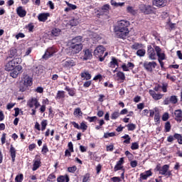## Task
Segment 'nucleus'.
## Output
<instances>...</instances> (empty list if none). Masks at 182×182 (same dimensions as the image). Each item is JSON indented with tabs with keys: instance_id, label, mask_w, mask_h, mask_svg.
I'll return each mask as SVG.
<instances>
[{
	"instance_id": "45",
	"label": "nucleus",
	"mask_w": 182,
	"mask_h": 182,
	"mask_svg": "<svg viewBox=\"0 0 182 182\" xmlns=\"http://www.w3.org/2000/svg\"><path fill=\"white\" fill-rule=\"evenodd\" d=\"M132 150H137L139 149V143L133 142L131 146Z\"/></svg>"
},
{
	"instance_id": "9",
	"label": "nucleus",
	"mask_w": 182,
	"mask_h": 182,
	"mask_svg": "<svg viewBox=\"0 0 182 182\" xmlns=\"http://www.w3.org/2000/svg\"><path fill=\"white\" fill-rule=\"evenodd\" d=\"M147 49V55L149 59H150V60H156V59H157V54H156L154 48H153L151 46H148Z\"/></svg>"
},
{
	"instance_id": "53",
	"label": "nucleus",
	"mask_w": 182,
	"mask_h": 182,
	"mask_svg": "<svg viewBox=\"0 0 182 182\" xmlns=\"http://www.w3.org/2000/svg\"><path fill=\"white\" fill-rule=\"evenodd\" d=\"M49 151V149H48V146L43 145V149H42V153L43 154H46Z\"/></svg>"
},
{
	"instance_id": "19",
	"label": "nucleus",
	"mask_w": 182,
	"mask_h": 182,
	"mask_svg": "<svg viewBox=\"0 0 182 182\" xmlns=\"http://www.w3.org/2000/svg\"><path fill=\"white\" fill-rule=\"evenodd\" d=\"M16 13L20 18H25V16H26V11L23 9V7L22 6H18L16 9Z\"/></svg>"
},
{
	"instance_id": "6",
	"label": "nucleus",
	"mask_w": 182,
	"mask_h": 182,
	"mask_svg": "<svg viewBox=\"0 0 182 182\" xmlns=\"http://www.w3.org/2000/svg\"><path fill=\"white\" fill-rule=\"evenodd\" d=\"M105 50H106V49L103 46H97L94 50V56L99 58L100 62H103L105 60V57L102 58V56H103V53H105Z\"/></svg>"
},
{
	"instance_id": "56",
	"label": "nucleus",
	"mask_w": 182,
	"mask_h": 182,
	"mask_svg": "<svg viewBox=\"0 0 182 182\" xmlns=\"http://www.w3.org/2000/svg\"><path fill=\"white\" fill-rule=\"evenodd\" d=\"M68 170L69 173H75V171L77 170V168H76V166H72V167H69L68 168Z\"/></svg>"
},
{
	"instance_id": "26",
	"label": "nucleus",
	"mask_w": 182,
	"mask_h": 182,
	"mask_svg": "<svg viewBox=\"0 0 182 182\" xmlns=\"http://www.w3.org/2000/svg\"><path fill=\"white\" fill-rule=\"evenodd\" d=\"M41 167V159H35L33 164V171H36V169Z\"/></svg>"
},
{
	"instance_id": "51",
	"label": "nucleus",
	"mask_w": 182,
	"mask_h": 182,
	"mask_svg": "<svg viewBox=\"0 0 182 182\" xmlns=\"http://www.w3.org/2000/svg\"><path fill=\"white\" fill-rule=\"evenodd\" d=\"M143 47V45L141 44H139V43H134L133 46H132V49H140V48H142Z\"/></svg>"
},
{
	"instance_id": "37",
	"label": "nucleus",
	"mask_w": 182,
	"mask_h": 182,
	"mask_svg": "<svg viewBox=\"0 0 182 182\" xmlns=\"http://www.w3.org/2000/svg\"><path fill=\"white\" fill-rule=\"evenodd\" d=\"M90 181V174L86 173L82 176V182H89Z\"/></svg>"
},
{
	"instance_id": "17",
	"label": "nucleus",
	"mask_w": 182,
	"mask_h": 182,
	"mask_svg": "<svg viewBox=\"0 0 182 182\" xmlns=\"http://www.w3.org/2000/svg\"><path fill=\"white\" fill-rule=\"evenodd\" d=\"M82 55L81 57V59H82V60H89V59H92V51L89 50H84L82 51Z\"/></svg>"
},
{
	"instance_id": "24",
	"label": "nucleus",
	"mask_w": 182,
	"mask_h": 182,
	"mask_svg": "<svg viewBox=\"0 0 182 182\" xmlns=\"http://www.w3.org/2000/svg\"><path fill=\"white\" fill-rule=\"evenodd\" d=\"M109 66L112 68H116V66L119 68V63H117V59H116L114 57H112L111 61L109 63Z\"/></svg>"
},
{
	"instance_id": "22",
	"label": "nucleus",
	"mask_w": 182,
	"mask_h": 182,
	"mask_svg": "<svg viewBox=\"0 0 182 182\" xmlns=\"http://www.w3.org/2000/svg\"><path fill=\"white\" fill-rule=\"evenodd\" d=\"M174 115H175V120H176V122H181L182 119V110L181 109L175 110Z\"/></svg>"
},
{
	"instance_id": "31",
	"label": "nucleus",
	"mask_w": 182,
	"mask_h": 182,
	"mask_svg": "<svg viewBox=\"0 0 182 182\" xmlns=\"http://www.w3.org/2000/svg\"><path fill=\"white\" fill-rule=\"evenodd\" d=\"M149 117H154V113H159V109L157 107H154L153 109H150L149 111Z\"/></svg>"
},
{
	"instance_id": "59",
	"label": "nucleus",
	"mask_w": 182,
	"mask_h": 182,
	"mask_svg": "<svg viewBox=\"0 0 182 182\" xmlns=\"http://www.w3.org/2000/svg\"><path fill=\"white\" fill-rule=\"evenodd\" d=\"M130 166L132 167V168H134L135 167H137V161H132L130 162Z\"/></svg>"
},
{
	"instance_id": "35",
	"label": "nucleus",
	"mask_w": 182,
	"mask_h": 182,
	"mask_svg": "<svg viewBox=\"0 0 182 182\" xmlns=\"http://www.w3.org/2000/svg\"><path fill=\"white\" fill-rule=\"evenodd\" d=\"M41 130L42 132H44V130L46 129V126H48V120L44 119L41 122Z\"/></svg>"
},
{
	"instance_id": "33",
	"label": "nucleus",
	"mask_w": 182,
	"mask_h": 182,
	"mask_svg": "<svg viewBox=\"0 0 182 182\" xmlns=\"http://www.w3.org/2000/svg\"><path fill=\"white\" fill-rule=\"evenodd\" d=\"M137 56H139L140 58H143L144 55H146V50L144 49H139L136 51Z\"/></svg>"
},
{
	"instance_id": "15",
	"label": "nucleus",
	"mask_w": 182,
	"mask_h": 182,
	"mask_svg": "<svg viewBox=\"0 0 182 182\" xmlns=\"http://www.w3.org/2000/svg\"><path fill=\"white\" fill-rule=\"evenodd\" d=\"M76 65V62L72 59H67L62 61V66L63 68H72V66H75Z\"/></svg>"
},
{
	"instance_id": "55",
	"label": "nucleus",
	"mask_w": 182,
	"mask_h": 182,
	"mask_svg": "<svg viewBox=\"0 0 182 182\" xmlns=\"http://www.w3.org/2000/svg\"><path fill=\"white\" fill-rule=\"evenodd\" d=\"M80 129H81V130H87V125H86L84 122H82L80 124Z\"/></svg>"
},
{
	"instance_id": "52",
	"label": "nucleus",
	"mask_w": 182,
	"mask_h": 182,
	"mask_svg": "<svg viewBox=\"0 0 182 182\" xmlns=\"http://www.w3.org/2000/svg\"><path fill=\"white\" fill-rule=\"evenodd\" d=\"M162 120L164 122H167L168 120V113L166 112L162 116Z\"/></svg>"
},
{
	"instance_id": "21",
	"label": "nucleus",
	"mask_w": 182,
	"mask_h": 182,
	"mask_svg": "<svg viewBox=\"0 0 182 182\" xmlns=\"http://www.w3.org/2000/svg\"><path fill=\"white\" fill-rule=\"evenodd\" d=\"M50 16V14H49V13H42L38 15V21H40V22H45Z\"/></svg>"
},
{
	"instance_id": "43",
	"label": "nucleus",
	"mask_w": 182,
	"mask_h": 182,
	"mask_svg": "<svg viewBox=\"0 0 182 182\" xmlns=\"http://www.w3.org/2000/svg\"><path fill=\"white\" fill-rule=\"evenodd\" d=\"M82 110H80V108H76L74 111V115L77 117V116H82Z\"/></svg>"
},
{
	"instance_id": "4",
	"label": "nucleus",
	"mask_w": 182,
	"mask_h": 182,
	"mask_svg": "<svg viewBox=\"0 0 182 182\" xmlns=\"http://www.w3.org/2000/svg\"><path fill=\"white\" fill-rule=\"evenodd\" d=\"M22 62V60L19 58H14L10 61L8 62V63L6 65V70L9 72L10 70H14L17 65H19Z\"/></svg>"
},
{
	"instance_id": "2",
	"label": "nucleus",
	"mask_w": 182,
	"mask_h": 182,
	"mask_svg": "<svg viewBox=\"0 0 182 182\" xmlns=\"http://www.w3.org/2000/svg\"><path fill=\"white\" fill-rule=\"evenodd\" d=\"M82 42V37L77 36L73 39L72 45L69 48L70 50H71L73 55H76V53H79L80 50H82V46L80 43Z\"/></svg>"
},
{
	"instance_id": "16",
	"label": "nucleus",
	"mask_w": 182,
	"mask_h": 182,
	"mask_svg": "<svg viewBox=\"0 0 182 182\" xmlns=\"http://www.w3.org/2000/svg\"><path fill=\"white\" fill-rule=\"evenodd\" d=\"M28 106L29 107H33V106H35L36 109H38V107L41 106V104H39V102H38V99L31 98L28 101Z\"/></svg>"
},
{
	"instance_id": "40",
	"label": "nucleus",
	"mask_w": 182,
	"mask_h": 182,
	"mask_svg": "<svg viewBox=\"0 0 182 182\" xmlns=\"http://www.w3.org/2000/svg\"><path fill=\"white\" fill-rule=\"evenodd\" d=\"M114 136H116L114 132H107L104 134L105 139H108V137H114Z\"/></svg>"
},
{
	"instance_id": "20",
	"label": "nucleus",
	"mask_w": 182,
	"mask_h": 182,
	"mask_svg": "<svg viewBox=\"0 0 182 182\" xmlns=\"http://www.w3.org/2000/svg\"><path fill=\"white\" fill-rule=\"evenodd\" d=\"M122 68L124 72H129V69H133L134 68V64H133V63H124L122 64Z\"/></svg>"
},
{
	"instance_id": "38",
	"label": "nucleus",
	"mask_w": 182,
	"mask_h": 182,
	"mask_svg": "<svg viewBox=\"0 0 182 182\" xmlns=\"http://www.w3.org/2000/svg\"><path fill=\"white\" fill-rule=\"evenodd\" d=\"M169 99H170L171 103H173V105H176V103L178 102V100L177 99V96L176 95H172Z\"/></svg>"
},
{
	"instance_id": "28",
	"label": "nucleus",
	"mask_w": 182,
	"mask_h": 182,
	"mask_svg": "<svg viewBox=\"0 0 182 182\" xmlns=\"http://www.w3.org/2000/svg\"><path fill=\"white\" fill-rule=\"evenodd\" d=\"M58 182H69V176L68 175L60 176L57 178Z\"/></svg>"
},
{
	"instance_id": "8",
	"label": "nucleus",
	"mask_w": 182,
	"mask_h": 182,
	"mask_svg": "<svg viewBox=\"0 0 182 182\" xmlns=\"http://www.w3.org/2000/svg\"><path fill=\"white\" fill-rule=\"evenodd\" d=\"M170 166L168 165H164L161 168H158L159 174L161 176H166V177H170L171 176V171L168 170Z\"/></svg>"
},
{
	"instance_id": "30",
	"label": "nucleus",
	"mask_w": 182,
	"mask_h": 182,
	"mask_svg": "<svg viewBox=\"0 0 182 182\" xmlns=\"http://www.w3.org/2000/svg\"><path fill=\"white\" fill-rule=\"evenodd\" d=\"M65 97V91H58L55 99L56 100H60V99H63Z\"/></svg>"
},
{
	"instance_id": "62",
	"label": "nucleus",
	"mask_w": 182,
	"mask_h": 182,
	"mask_svg": "<svg viewBox=\"0 0 182 182\" xmlns=\"http://www.w3.org/2000/svg\"><path fill=\"white\" fill-rule=\"evenodd\" d=\"M16 103L11 102V103H9L7 105V109L10 110V109H12V107H14L15 106Z\"/></svg>"
},
{
	"instance_id": "3",
	"label": "nucleus",
	"mask_w": 182,
	"mask_h": 182,
	"mask_svg": "<svg viewBox=\"0 0 182 182\" xmlns=\"http://www.w3.org/2000/svg\"><path fill=\"white\" fill-rule=\"evenodd\" d=\"M32 83H33L32 77H31L28 75H23L20 82V86H19L20 92H26V90H28V88L29 87V86H32Z\"/></svg>"
},
{
	"instance_id": "29",
	"label": "nucleus",
	"mask_w": 182,
	"mask_h": 182,
	"mask_svg": "<svg viewBox=\"0 0 182 182\" xmlns=\"http://www.w3.org/2000/svg\"><path fill=\"white\" fill-rule=\"evenodd\" d=\"M80 23L79 18H73L70 21V25L71 26H77Z\"/></svg>"
},
{
	"instance_id": "27",
	"label": "nucleus",
	"mask_w": 182,
	"mask_h": 182,
	"mask_svg": "<svg viewBox=\"0 0 182 182\" xmlns=\"http://www.w3.org/2000/svg\"><path fill=\"white\" fill-rule=\"evenodd\" d=\"M10 154L12 159L13 163L15 161V158L16 157V150L14 148V146L11 145Z\"/></svg>"
},
{
	"instance_id": "48",
	"label": "nucleus",
	"mask_w": 182,
	"mask_h": 182,
	"mask_svg": "<svg viewBox=\"0 0 182 182\" xmlns=\"http://www.w3.org/2000/svg\"><path fill=\"white\" fill-rule=\"evenodd\" d=\"M127 12H129V14H132V15H134V14H136L134 9H133V7L132 6H128L127 8Z\"/></svg>"
},
{
	"instance_id": "11",
	"label": "nucleus",
	"mask_w": 182,
	"mask_h": 182,
	"mask_svg": "<svg viewBox=\"0 0 182 182\" xmlns=\"http://www.w3.org/2000/svg\"><path fill=\"white\" fill-rule=\"evenodd\" d=\"M110 11V5L105 4L98 11L97 15L99 16H103V15H108Z\"/></svg>"
},
{
	"instance_id": "34",
	"label": "nucleus",
	"mask_w": 182,
	"mask_h": 182,
	"mask_svg": "<svg viewBox=\"0 0 182 182\" xmlns=\"http://www.w3.org/2000/svg\"><path fill=\"white\" fill-rule=\"evenodd\" d=\"M51 33L53 35V36H59L60 35V29L53 28L51 31Z\"/></svg>"
},
{
	"instance_id": "61",
	"label": "nucleus",
	"mask_w": 182,
	"mask_h": 182,
	"mask_svg": "<svg viewBox=\"0 0 182 182\" xmlns=\"http://www.w3.org/2000/svg\"><path fill=\"white\" fill-rule=\"evenodd\" d=\"M16 55V49H11L10 50V56L12 58L13 56Z\"/></svg>"
},
{
	"instance_id": "5",
	"label": "nucleus",
	"mask_w": 182,
	"mask_h": 182,
	"mask_svg": "<svg viewBox=\"0 0 182 182\" xmlns=\"http://www.w3.org/2000/svg\"><path fill=\"white\" fill-rule=\"evenodd\" d=\"M139 9L141 11V12H143V14H145L146 15L156 14V8L150 5L141 4L139 6Z\"/></svg>"
},
{
	"instance_id": "10",
	"label": "nucleus",
	"mask_w": 182,
	"mask_h": 182,
	"mask_svg": "<svg viewBox=\"0 0 182 182\" xmlns=\"http://www.w3.org/2000/svg\"><path fill=\"white\" fill-rule=\"evenodd\" d=\"M156 66H157V63L156 62H149L145 61L144 63V68L147 70L148 72H153V69H156Z\"/></svg>"
},
{
	"instance_id": "36",
	"label": "nucleus",
	"mask_w": 182,
	"mask_h": 182,
	"mask_svg": "<svg viewBox=\"0 0 182 182\" xmlns=\"http://www.w3.org/2000/svg\"><path fill=\"white\" fill-rule=\"evenodd\" d=\"M119 116H120V113H119V112L117 111H115L112 114L111 119H112V120H116V119H117Z\"/></svg>"
},
{
	"instance_id": "46",
	"label": "nucleus",
	"mask_w": 182,
	"mask_h": 182,
	"mask_svg": "<svg viewBox=\"0 0 182 182\" xmlns=\"http://www.w3.org/2000/svg\"><path fill=\"white\" fill-rule=\"evenodd\" d=\"M56 178V176H55V174L51 173L48 176L47 181H55V179Z\"/></svg>"
},
{
	"instance_id": "64",
	"label": "nucleus",
	"mask_w": 182,
	"mask_h": 182,
	"mask_svg": "<svg viewBox=\"0 0 182 182\" xmlns=\"http://www.w3.org/2000/svg\"><path fill=\"white\" fill-rule=\"evenodd\" d=\"M149 114V109H144L141 114V116H147Z\"/></svg>"
},
{
	"instance_id": "1",
	"label": "nucleus",
	"mask_w": 182,
	"mask_h": 182,
	"mask_svg": "<svg viewBox=\"0 0 182 182\" xmlns=\"http://www.w3.org/2000/svg\"><path fill=\"white\" fill-rule=\"evenodd\" d=\"M127 26H129V21L124 20L118 21L114 29L115 31L117 32V35L119 38L124 39V38L129 35V29L127 28Z\"/></svg>"
},
{
	"instance_id": "57",
	"label": "nucleus",
	"mask_w": 182,
	"mask_h": 182,
	"mask_svg": "<svg viewBox=\"0 0 182 182\" xmlns=\"http://www.w3.org/2000/svg\"><path fill=\"white\" fill-rule=\"evenodd\" d=\"M6 140V134L4 133L2 134V136H1V144H5Z\"/></svg>"
},
{
	"instance_id": "49",
	"label": "nucleus",
	"mask_w": 182,
	"mask_h": 182,
	"mask_svg": "<svg viewBox=\"0 0 182 182\" xmlns=\"http://www.w3.org/2000/svg\"><path fill=\"white\" fill-rule=\"evenodd\" d=\"M127 127H128V130L129 131H133L136 129V124H129L127 125Z\"/></svg>"
},
{
	"instance_id": "50",
	"label": "nucleus",
	"mask_w": 182,
	"mask_h": 182,
	"mask_svg": "<svg viewBox=\"0 0 182 182\" xmlns=\"http://www.w3.org/2000/svg\"><path fill=\"white\" fill-rule=\"evenodd\" d=\"M171 129V125L170 124V122H166L165 124V130L166 132H170Z\"/></svg>"
},
{
	"instance_id": "7",
	"label": "nucleus",
	"mask_w": 182,
	"mask_h": 182,
	"mask_svg": "<svg viewBox=\"0 0 182 182\" xmlns=\"http://www.w3.org/2000/svg\"><path fill=\"white\" fill-rule=\"evenodd\" d=\"M154 48L156 53L158 60H166V53H164V51L157 46H154Z\"/></svg>"
},
{
	"instance_id": "41",
	"label": "nucleus",
	"mask_w": 182,
	"mask_h": 182,
	"mask_svg": "<svg viewBox=\"0 0 182 182\" xmlns=\"http://www.w3.org/2000/svg\"><path fill=\"white\" fill-rule=\"evenodd\" d=\"M23 181V174L22 173L17 175L15 178V181L22 182Z\"/></svg>"
},
{
	"instance_id": "39",
	"label": "nucleus",
	"mask_w": 182,
	"mask_h": 182,
	"mask_svg": "<svg viewBox=\"0 0 182 182\" xmlns=\"http://www.w3.org/2000/svg\"><path fill=\"white\" fill-rule=\"evenodd\" d=\"M117 76L120 79V80H124V79H126V76H124V73L123 72H118L117 73Z\"/></svg>"
},
{
	"instance_id": "25",
	"label": "nucleus",
	"mask_w": 182,
	"mask_h": 182,
	"mask_svg": "<svg viewBox=\"0 0 182 182\" xmlns=\"http://www.w3.org/2000/svg\"><path fill=\"white\" fill-rule=\"evenodd\" d=\"M81 77L82 80H89L92 79V75H90V73H89V72L84 71L83 73H81Z\"/></svg>"
},
{
	"instance_id": "54",
	"label": "nucleus",
	"mask_w": 182,
	"mask_h": 182,
	"mask_svg": "<svg viewBox=\"0 0 182 182\" xmlns=\"http://www.w3.org/2000/svg\"><path fill=\"white\" fill-rule=\"evenodd\" d=\"M122 168H123V166L116 164L114 168V171H119V170H122Z\"/></svg>"
},
{
	"instance_id": "23",
	"label": "nucleus",
	"mask_w": 182,
	"mask_h": 182,
	"mask_svg": "<svg viewBox=\"0 0 182 182\" xmlns=\"http://www.w3.org/2000/svg\"><path fill=\"white\" fill-rule=\"evenodd\" d=\"M153 173H151V171L149 170V171H146L144 173H141L140 174V178L142 180H147V178H149V177L151 176Z\"/></svg>"
},
{
	"instance_id": "14",
	"label": "nucleus",
	"mask_w": 182,
	"mask_h": 182,
	"mask_svg": "<svg viewBox=\"0 0 182 182\" xmlns=\"http://www.w3.org/2000/svg\"><path fill=\"white\" fill-rule=\"evenodd\" d=\"M54 53H56V50L54 48H48L43 58V59H49V58L53 56Z\"/></svg>"
},
{
	"instance_id": "63",
	"label": "nucleus",
	"mask_w": 182,
	"mask_h": 182,
	"mask_svg": "<svg viewBox=\"0 0 182 182\" xmlns=\"http://www.w3.org/2000/svg\"><path fill=\"white\" fill-rule=\"evenodd\" d=\"M112 181L113 182H121L122 179H120V178H119V177H113V178H112Z\"/></svg>"
},
{
	"instance_id": "18",
	"label": "nucleus",
	"mask_w": 182,
	"mask_h": 182,
	"mask_svg": "<svg viewBox=\"0 0 182 182\" xmlns=\"http://www.w3.org/2000/svg\"><path fill=\"white\" fill-rule=\"evenodd\" d=\"M149 95L154 100H160V99H163V97L164 96L163 94L156 93V92L153 90H149Z\"/></svg>"
},
{
	"instance_id": "44",
	"label": "nucleus",
	"mask_w": 182,
	"mask_h": 182,
	"mask_svg": "<svg viewBox=\"0 0 182 182\" xmlns=\"http://www.w3.org/2000/svg\"><path fill=\"white\" fill-rule=\"evenodd\" d=\"M174 137H175V139H178V142L179 144H182V136L180 134H176L174 135Z\"/></svg>"
},
{
	"instance_id": "47",
	"label": "nucleus",
	"mask_w": 182,
	"mask_h": 182,
	"mask_svg": "<svg viewBox=\"0 0 182 182\" xmlns=\"http://www.w3.org/2000/svg\"><path fill=\"white\" fill-rule=\"evenodd\" d=\"M65 4L68 5V8H70V9H76L77 8V6H76V5L75 4H72L68 1H65Z\"/></svg>"
},
{
	"instance_id": "42",
	"label": "nucleus",
	"mask_w": 182,
	"mask_h": 182,
	"mask_svg": "<svg viewBox=\"0 0 182 182\" xmlns=\"http://www.w3.org/2000/svg\"><path fill=\"white\" fill-rule=\"evenodd\" d=\"M154 119L155 123H160V112L155 113Z\"/></svg>"
},
{
	"instance_id": "58",
	"label": "nucleus",
	"mask_w": 182,
	"mask_h": 182,
	"mask_svg": "<svg viewBox=\"0 0 182 182\" xmlns=\"http://www.w3.org/2000/svg\"><path fill=\"white\" fill-rule=\"evenodd\" d=\"M35 92L37 93H43V87H38L36 90Z\"/></svg>"
},
{
	"instance_id": "32",
	"label": "nucleus",
	"mask_w": 182,
	"mask_h": 182,
	"mask_svg": "<svg viewBox=\"0 0 182 182\" xmlns=\"http://www.w3.org/2000/svg\"><path fill=\"white\" fill-rule=\"evenodd\" d=\"M43 72H45V68H43L42 66H39V67L36 68V73L37 75H42V73H43Z\"/></svg>"
},
{
	"instance_id": "13",
	"label": "nucleus",
	"mask_w": 182,
	"mask_h": 182,
	"mask_svg": "<svg viewBox=\"0 0 182 182\" xmlns=\"http://www.w3.org/2000/svg\"><path fill=\"white\" fill-rule=\"evenodd\" d=\"M152 5L156 8H164L167 5V0H153Z\"/></svg>"
},
{
	"instance_id": "60",
	"label": "nucleus",
	"mask_w": 182,
	"mask_h": 182,
	"mask_svg": "<svg viewBox=\"0 0 182 182\" xmlns=\"http://www.w3.org/2000/svg\"><path fill=\"white\" fill-rule=\"evenodd\" d=\"M68 150L73 153V144L72 142L68 143Z\"/></svg>"
},
{
	"instance_id": "12",
	"label": "nucleus",
	"mask_w": 182,
	"mask_h": 182,
	"mask_svg": "<svg viewBox=\"0 0 182 182\" xmlns=\"http://www.w3.org/2000/svg\"><path fill=\"white\" fill-rule=\"evenodd\" d=\"M11 70L13 71L10 73V76H11V77L14 79H16V77H18V75H20V73L22 72V67L21 65H17Z\"/></svg>"
}]
</instances>
